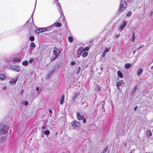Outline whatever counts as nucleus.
Here are the masks:
<instances>
[{
	"label": "nucleus",
	"instance_id": "f257e3e1",
	"mask_svg": "<svg viewBox=\"0 0 153 153\" xmlns=\"http://www.w3.org/2000/svg\"><path fill=\"white\" fill-rule=\"evenodd\" d=\"M127 6V4L125 1H121L118 10V11L119 12V13H120L121 12L124 11L126 8Z\"/></svg>",
	"mask_w": 153,
	"mask_h": 153
},
{
	"label": "nucleus",
	"instance_id": "f03ea898",
	"mask_svg": "<svg viewBox=\"0 0 153 153\" xmlns=\"http://www.w3.org/2000/svg\"><path fill=\"white\" fill-rule=\"evenodd\" d=\"M72 126L74 128H79L81 126V123L80 122L74 120L72 122Z\"/></svg>",
	"mask_w": 153,
	"mask_h": 153
},
{
	"label": "nucleus",
	"instance_id": "7ed1b4c3",
	"mask_svg": "<svg viewBox=\"0 0 153 153\" xmlns=\"http://www.w3.org/2000/svg\"><path fill=\"white\" fill-rule=\"evenodd\" d=\"M55 2V3L56 5L57 6V8L58 9V10L61 13V12H62V10L61 9V6L60 3L58 2V0H54Z\"/></svg>",
	"mask_w": 153,
	"mask_h": 153
},
{
	"label": "nucleus",
	"instance_id": "20e7f679",
	"mask_svg": "<svg viewBox=\"0 0 153 153\" xmlns=\"http://www.w3.org/2000/svg\"><path fill=\"white\" fill-rule=\"evenodd\" d=\"M127 24V22L126 21V20L123 21L122 25L120 26L119 29L121 30H123L126 27Z\"/></svg>",
	"mask_w": 153,
	"mask_h": 153
},
{
	"label": "nucleus",
	"instance_id": "39448f33",
	"mask_svg": "<svg viewBox=\"0 0 153 153\" xmlns=\"http://www.w3.org/2000/svg\"><path fill=\"white\" fill-rule=\"evenodd\" d=\"M76 114V117L78 120H82L84 119V117L81 115L79 112H77Z\"/></svg>",
	"mask_w": 153,
	"mask_h": 153
},
{
	"label": "nucleus",
	"instance_id": "423d86ee",
	"mask_svg": "<svg viewBox=\"0 0 153 153\" xmlns=\"http://www.w3.org/2000/svg\"><path fill=\"white\" fill-rule=\"evenodd\" d=\"M74 96L72 97V99L74 101L75 99L79 95V94L77 92H75L74 94Z\"/></svg>",
	"mask_w": 153,
	"mask_h": 153
},
{
	"label": "nucleus",
	"instance_id": "0eeeda50",
	"mask_svg": "<svg viewBox=\"0 0 153 153\" xmlns=\"http://www.w3.org/2000/svg\"><path fill=\"white\" fill-rule=\"evenodd\" d=\"M18 78L16 79H13L9 81V83L10 84L14 85L15 84Z\"/></svg>",
	"mask_w": 153,
	"mask_h": 153
},
{
	"label": "nucleus",
	"instance_id": "6e6552de",
	"mask_svg": "<svg viewBox=\"0 0 153 153\" xmlns=\"http://www.w3.org/2000/svg\"><path fill=\"white\" fill-rule=\"evenodd\" d=\"M65 97L64 94H63L61 96L60 100V103L61 104H62L63 103Z\"/></svg>",
	"mask_w": 153,
	"mask_h": 153
},
{
	"label": "nucleus",
	"instance_id": "1a4fd4ad",
	"mask_svg": "<svg viewBox=\"0 0 153 153\" xmlns=\"http://www.w3.org/2000/svg\"><path fill=\"white\" fill-rule=\"evenodd\" d=\"M57 49L55 47L53 48V54L55 56V57H56L58 55V54L59 53L57 54Z\"/></svg>",
	"mask_w": 153,
	"mask_h": 153
},
{
	"label": "nucleus",
	"instance_id": "9d476101",
	"mask_svg": "<svg viewBox=\"0 0 153 153\" xmlns=\"http://www.w3.org/2000/svg\"><path fill=\"white\" fill-rule=\"evenodd\" d=\"M117 75L118 76L121 78H123V74L120 70L118 71L117 72Z\"/></svg>",
	"mask_w": 153,
	"mask_h": 153
},
{
	"label": "nucleus",
	"instance_id": "9b49d317",
	"mask_svg": "<svg viewBox=\"0 0 153 153\" xmlns=\"http://www.w3.org/2000/svg\"><path fill=\"white\" fill-rule=\"evenodd\" d=\"M152 132L150 130H148L146 131V135L148 137H150L152 136Z\"/></svg>",
	"mask_w": 153,
	"mask_h": 153
},
{
	"label": "nucleus",
	"instance_id": "f8f14e48",
	"mask_svg": "<svg viewBox=\"0 0 153 153\" xmlns=\"http://www.w3.org/2000/svg\"><path fill=\"white\" fill-rule=\"evenodd\" d=\"M123 83V81L122 80H120L119 82H117L116 83H117V85H116L117 87H118V86H120L122 84V83Z\"/></svg>",
	"mask_w": 153,
	"mask_h": 153
},
{
	"label": "nucleus",
	"instance_id": "ddd939ff",
	"mask_svg": "<svg viewBox=\"0 0 153 153\" xmlns=\"http://www.w3.org/2000/svg\"><path fill=\"white\" fill-rule=\"evenodd\" d=\"M42 32L41 29V28H39L36 30L35 31V33H40Z\"/></svg>",
	"mask_w": 153,
	"mask_h": 153
},
{
	"label": "nucleus",
	"instance_id": "4468645a",
	"mask_svg": "<svg viewBox=\"0 0 153 153\" xmlns=\"http://www.w3.org/2000/svg\"><path fill=\"white\" fill-rule=\"evenodd\" d=\"M90 47L87 46L85 48H81L83 50V51H88L89 50Z\"/></svg>",
	"mask_w": 153,
	"mask_h": 153
},
{
	"label": "nucleus",
	"instance_id": "2eb2a0df",
	"mask_svg": "<svg viewBox=\"0 0 153 153\" xmlns=\"http://www.w3.org/2000/svg\"><path fill=\"white\" fill-rule=\"evenodd\" d=\"M5 78V76L4 74H0V79L2 80H4Z\"/></svg>",
	"mask_w": 153,
	"mask_h": 153
},
{
	"label": "nucleus",
	"instance_id": "dca6fc26",
	"mask_svg": "<svg viewBox=\"0 0 153 153\" xmlns=\"http://www.w3.org/2000/svg\"><path fill=\"white\" fill-rule=\"evenodd\" d=\"M20 60L19 58H15L13 59V61L14 62H19Z\"/></svg>",
	"mask_w": 153,
	"mask_h": 153
},
{
	"label": "nucleus",
	"instance_id": "f3484780",
	"mask_svg": "<svg viewBox=\"0 0 153 153\" xmlns=\"http://www.w3.org/2000/svg\"><path fill=\"white\" fill-rule=\"evenodd\" d=\"M143 71V70L142 69H141V68H140V69H139L137 71L138 75H140L142 73Z\"/></svg>",
	"mask_w": 153,
	"mask_h": 153
},
{
	"label": "nucleus",
	"instance_id": "a211bd4d",
	"mask_svg": "<svg viewBox=\"0 0 153 153\" xmlns=\"http://www.w3.org/2000/svg\"><path fill=\"white\" fill-rule=\"evenodd\" d=\"M131 66V65L129 63L126 64L125 66V68L126 69H128Z\"/></svg>",
	"mask_w": 153,
	"mask_h": 153
},
{
	"label": "nucleus",
	"instance_id": "6ab92c4d",
	"mask_svg": "<svg viewBox=\"0 0 153 153\" xmlns=\"http://www.w3.org/2000/svg\"><path fill=\"white\" fill-rule=\"evenodd\" d=\"M55 26L58 27H60L61 26V24L59 22H56L55 23Z\"/></svg>",
	"mask_w": 153,
	"mask_h": 153
},
{
	"label": "nucleus",
	"instance_id": "aec40b11",
	"mask_svg": "<svg viewBox=\"0 0 153 153\" xmlns=\"http://www.w3.org/2000/svg\"><path fill=\"white\" fill-rule=\"evenodd\" d=\"M88 53L87 52H85L83 53L82 56L83 57H85L88 55Z\"/></svg>",
	"mask_w": 153,
	"mask_h": 153
},
{
	"label": "nucleus",
	"instance_id": "412c9836",
	"mask_svg": "<svg viewBox=\"0 0 153 153\" xmlns=\"http://www.w3.org/2000/svg\"><path fill=\"white\" fill-rule=\"evenodd\" d=\"M69 41L71 43L73 41V38L72 36H70L68 37Z\"/></svg>",
	"mask_w": 153,
	"mask_h": 153
},
{
	"label": "nucleus",
	"instance_id": "4be33fe9",
	"mask_svg": "<svg viewBox=\"0 0 153 153\" xmlns=\"http://www.w3.org/2000/svg\"><path fill=\"white\" fill-rule=\"evenodd\" d=\"M83 51L81 48H80L78 50V53L79 54H81Z\"/></svg>",
	"mask_w": 153,
	"mask_h": 153
},
{
	"label": "nucleus",
	"instance_id": "5701e85b",
	"mask_svg": "<svg viewBox=\"0 0 153 153\" xmlns=\"http://www.w3.org/2000/svg\"><path fill=\"white\" fill-rule=\"evenodd\" d=\"M15 70L17 71H20V69L19 66H15L14 68Z\"/></svg>",
	"mask_w": 153,
	"mask_h": 153
},
{
	"label": "nucleus",
	"instance_id": "b1692460",
	"mask_svg": "<svg viewBox=\"0 0 153 153\" xmlns=\"http://www.w3.org/2000/svg\"><path fill=\"white\" fill-rule=\"evenodd\" d=\"M44 133L45 135L49 134L50 133V132L48 130H46L44 132Z\"/></svg>",
	"mask_w": 153,
	"mask_h": 153
},
{
	"label": "nucleus",
	"instance_id": "393cba45",
	"mask_svg": "<svg viewBox=\"0 0 153 153\" xmlns=\"http://www.w3.org/2000/svg\"><path fill=\"white\" fill-rule=\"evenodd\" d=\"M30 46L31 47L35 48L36 47V45L35 43L34 42H31L30 43Z\"/></svg>",
	"mask_w": 153,
	"mask_h": 153
},
{
	"label": "nucleus",
	"instance_id": "a878e982",
	"mask_svg": "<svg viewBox=\"0 0 153 153\" xmlns=\"http://www.w3.org/2000/svg\"><path fill=\"white\" fill-rule=\"evenodd\" d=\"M22 64L24 66L27 65L28 64V62L27 61H24L22 62Z\"/></svg>",
	"mask_w": 153,
	"mask_h": 153
},
{
	"label": "nucleus",
	"instance_id": "bb28decb",
	"mask_svg": "<svg viewBox=\"0 0 153 153\" xmlns=\"http://www.w3.org/2000/svg\"><path fill=\"white\" fill-rule=\"evenodd\" d=\"M108 148V145H107L106 147L103 150L101 153H105L107 151Z\"/></svg>",
	"mask_w": 153,
	"mask_h": 153
},
{
	"label": "nucleus",
	"instance_id": "cd10ccee",
	"mask_svg": "<svg viewBox=\"0 0 153 153\" xmlns=\"http://www.w3.org/2000/svg\"><path fill=\"white\" fill-rule=\"evenodd\" d=\"M81 70V68L80 67H78V69L76 71V73L77 74H79Z\"/></svg>",
	"mask_w": 153,
	"mask_h": 153
},
{
	"label": "nucleus",
	"instance_id": "c85d7f7f",
	"mask_svg": "<svg viewBox=\"0 0 153 153\" xmlns=\"http://www.w3.org/2000/svg\"><path fill=\"white\" fill-rule=\"evenodd\" d=\"M34 37L33 36H31L29 37V40L31 41H33L34 40Z\"/></svg>",
	"mask_w": 153,
	"mask_h": 153
},
{
	"label": "nucleus",
	"instance_id": "c756f323",
	"mask_svg": "<svg viewBox=\"0 0 153 153\" xmlns=\"http://www.w3.org/2000/svg\"><path fill=\"white\" fill-rule=\"evenodd\" d=\"M41 29L42 32L45 31L47 30V29L46 28H41Z\"/></svg>",
	"mask_w": 153,
	"mask_h": 153
},
{
	"label": "nucleus",
	"instance_id": "7c9ffc66",
	"mask_svg": "<svg viewBox=\"0 0 153 153\" xmlns=\"http://www.w3.org/2000/svg\"><path fill=\"white\" fill-rule=\"evenodd\" d=\"M109 51L108 49V48H106L104 51H103L104 53H106Z\"/></svg>",
	"mask_w": 153,
	"mask_h": 153
},
{
	"label": "nucleus",
	"instance_id": "2f4dec72",
	"mask_svg": "<svg viewBox=\"0 0 153 153\" xmlns=\"http://www.w3.org/2000/svg\"><path fill=\"white\" fill-rule=\"evenodd\" d=\"M131 14V12L130 11L128 12L127 14H126V16H130Z\"/></svg>",
	"mask_w": 153,
	"mask_h": 153
},
{
	"label": "nucleus",
	"instance_id": "473e14b6",
	"mask_svg": "<svg viewBox=\"0 0 153 153\" xmlns=\"http://www.w3.org/2000/svg\"><path fill=\"white\" fill-rule=\"evenodd\" d=\"M33 58H30V60L29 61V63H31L33 61Z\"/></svg>",
	"mask_w": 153,
	"mask_h": 153
},
{
	"label": "nucleus",
	"instance_id": "72a5a7b5",
	"mask_svg": "<svg viewBox=\"0 0 153 153\" xmlns=\"http://www.w3.org/2000/svg\"><path fill=\"white\" fill-rule=\"evenodd\" d=\"M120 36V35L119 34H117L115 35V38H118Z\"/></svg>",
	"mask_w": 153,
	"mask_h": 153
},
{
	"label": "nucleus",
	"instance_id": "f704fd0d",
	"mask_svg": "<svg viewBox=\"0 0 153 153\" xmlns=\"http://www.w3.org/2000/svg\"><path fill=\"white\" fill-rule=\"evenodd\" d=\"M131 40L133 42H134V40H135V36H132V37L131 39Z\"/></svg>",
	"mask_w": 153,
	"mask_h": 153
},
{
	"label": "nucleus",
	"instance_id": "c9c22d12",
	"mask_svg": "<svg viewBox=\"0 0 153 153\" xmlns=\"http://www.w3.org/2000/svg\"><path fill=\"white\" fill-rule=\"evenodd\" d=\"M23 103H24L25 105H27L28 104V102L27 101H25Z\"/></svg>",
	"mask_w": 153,
	"mask_h": 153
},
{
	"label": "nucleus",
	"instance_id": "e433bc0d",
	"mask_svg": "<svg viewBox=\"0 0 153 153\" xmlns=\"http://www.w3.org/2000/svg\"><path fill=\"white\" fill-rule=\"evenodd\" d=\"M75 64V62L73 61L71 62V65H74Z\"/></svg>",
	"mask_w": 153,
	"mask_h": 153
},
{
	"label": "nucleus",
	"instance_id": "4c0bfd02",
	"mask_svg": "<svg viewBox=\"0 0 153 153\" xmlns=\"http://www.w3.org/2000/svg\"><path fill=\"white\" fill-rule=\"evenodd\" d=\"M24 91V90L23 89H22L21 90V92H20V94H21V95H22V93Z\"/></svg>",
	"mask_w": 153,
	"mask_h": 153
},
{
	"label": "nucleus",
	"instance_id": "58836bf2",
	"mask_svg": "<svg viewBox=\"0 0 153 153\" xmlns=\"http://www.w3.org/2000/svg\"><path fill=\"white\" fill-rule=\"evenodd\" d=\"M117 89L119 90V91H122L121 89L119 87V86L117 87Z\"/></svg>",
	"mask_w": 153,
	"mask_h": 153
},
{
	"label": "nucleus",
	"instance_id": "ea45409f",
	"mask_svg": "<svg viewBox=\"0 0 153 153\" xmlns=\"http://www.w3.org/2000/svg\"><path fill=\"white\" fill-rule=\"evenodd\" d=\"M83 123L85 124L86 123V119L85 118H84V119H83Z\"/></svg>",
	"mask_w": 153,
	"mask_h": 153
},
{
	"label": "nucleus",
	"instance_id": "a19ab883",
	"mask_svg": "<svg viewBox=\"0 0 153 153\" xmlns=\"http://www.w3.org/2000/svg\"><path fill=\"white\" fill-rule=\"evenodd\" d=\"M143 46L141 45L140 47L138 48L137 50H138L140 49V48H143Z\"/></svg>",
	"mask_w": 153,
	"mask_h": 153
},
{
	"label": "nucleus",
	"instance_id": "79ce46f5",
	"mask_svg": "<svg viewBox=\"0 0 153 153\" xmlns=\"http://www.w3.org/2000/svg\"><path fill=\"white\" fill-rule=\"evenodd\" d=\"M105 53H104V52H103L102 55V56L103 57H104L105 56Z\"/></svg>",
	"mask_w": 153,
	"mask_h": 153
},
{
	"label": "nucleus",
	"instance_id": "37998d69",
	"mask_svg": "<svg viewBox=\"0 0 153 153\" xmlns=\"http://www.w3.org/2000/svg\"><path fill=\"white\" fill-rule=\"evenodd\" d=\"M7 88V87L6 86H4L3 87H2V89L3 90H5Z\"/></svg>",
	"mask_w": 153,
	"mask_h": 153
},
{
	"label": "nucleus",
	"instance_id": "c03bdc74",
	"mask_svg": "<svg viewBox=\"0 0 153 153\" xmlns=\"http://www.w3.org/2000/svg\"><path fill=\"white\" fill-rule=\"evenodd\" d=\"M48 111L50 113H51L52 112V111L51 109H49Z\"/></svg>",
	"mask_w": 153,
	"mask_h": 153
},
{
	"label": "nucleus",
	"instance_id": "a18cd8bd",
	"mask_svg": "<svg viewBox=\"0 0 153 153\" xmlns=\"http://www.w3.org/2000/svg\"><path fill=\"white\" fill-rule=\"evenodd\" d=\"M137 106H136L134 108V110H136L137 109Z\"/></svg>",
	"mask_w": 153,
	"mask_h": 153
},
{
	"label": "nucleus",
	"instance_id": "49530a36",
	"mask_svg": "<svg viewBox=\"0 0 153 153\" xmlns=\"http://www.w3.org/2000/svg\"><path fill=\"white\" fill-rule=\"evenodd\" d=\"M137 50L136 49V50H135V51H133V54H134L135 52L137 51Z\"/></svg>",
	"mask_w": 153,
	"mask_h": 153
},
{
	"label": "nucleus",
	"instance_id": "de8ad7c7",
	"mask_svg": "<svg viewBox=\"0 0 153 153\" xmlns=\"http://www.w3.org/2000/svg\"><path fill=\"white\" fill-rule=\"evenodd\" d=\"M36 89L37 91H39V87H37L36 88Z\"/></svg>",
	"mask_w": 153,
	"mask_h": 153
},
{
	"label": "nucleus",
	"instance_id": "09e8293b",
	"mask_svg": "<svg viewBox=\"0 0 153 153\" xmlns=\"http://www.w3.org/2000/svg\"><path fill=\"white\" fill-rule=\"evenodd\" d=\"M135 34L133 32L132 33V36H135Z\"/></svg>",
	"mask_w": 153,
	"mask_h": 153
},
{
	"label": "nucleus",
	"instance_id": "8fccbe9b",
	"mask_svg": "<svg viewBox=\"0 0 153 153\" xmlns=\"http://www.w3.org/2000/svg\"><path fill=\"white\" fill-rule=\"evenodd\" d=\"M98 91H100V88L99 87H98Z\"/></svg>",
	"mask_w": 153,
	"mask_h": 153
},
{
	"label": "nucleus",
	"instance_id": "3c124183",
	"mask_svg": "<svg viewBox=\"0 0 153 153\" xmlns=\"http://www.w3.org/2000/svg\"><path fill=\"white\" fill-rule=\"evenodd\" d=\"M150 68L151 69H153V65L152 66L151 68Z\"/></svg>",
	"mask_w": 153,
	"mask_h": 153
},
{
	"label": "nucleus",
	"instance_id": "603ef678",
	"mask_svg": "<svg viewBox=\"0 0 153 153\" xmlns=\"http://www.w3.org/2000/svg\"><path fill=\"white\" fill-rule=\"evenodd\" d=\"M149 153H150L149 152Z\"/></svg>",
	"mask_w": 153,
	"mask_h": 153
}]
</instances>
